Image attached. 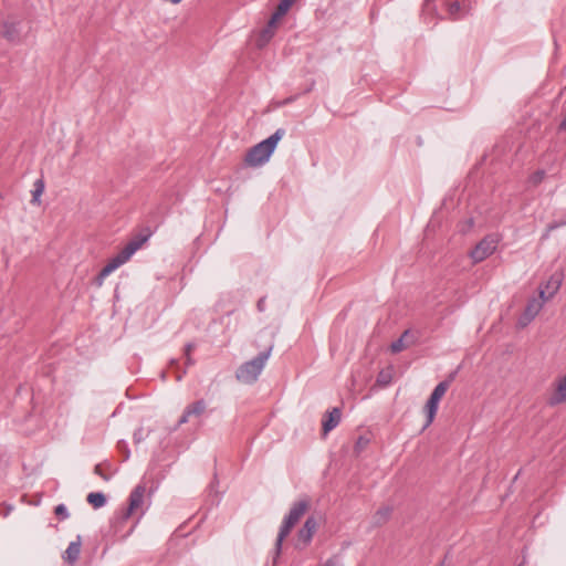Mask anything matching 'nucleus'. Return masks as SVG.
I'll list each match as a JSON object with an SVG mask.
<instances>
[{
  "label": "nucleus",
  "instance_id": "11",
  "mask_svg": "<svg viewBox=\"0 0 566 566\" xmlns=\"http://www.w3.org/2000/svg\"><path fill=\"white\" fill-rule=\"evenodd\" d=\"M207 410V402L205 399H199L192 403H189L182 416L180 417L178 424H184L189 421L190 418H200Z\"/></svg>",
  "mask_w": 566,
  "mask_h": 566
},
{
  "label": "nucleus",
  "instance_id": "17",
  "mask_svg": "<svg viewBox=\"0 0 566 566\" xmlns=\"http://www.w3.org/2000/svg\"><path fill=\"white\" fill-rule=\"evenodd\" d=\"M44 188H45V185H44L43 178H39L34 181L33 190H32V200H31L32 203H34V205L40 203V197L44 192Z\"/></svg>",
  "mask_w": 566,
  "mask_h": 566
},
{
  "label": "nucleus",
  "instance_id": "6",
  "mask_svg": "<svg viewBox=\"0 0 566 566\" xmlns=\"http://www.w3.org/2000/svg\"><path fill=\"white\" fill-rule=\"evenodd\" d=\"M452 379H453V375L450 376V380L439 382L436 386V388L433 389L430 398L428 399V401L426 403V412H427V418H428L426 426H429L433 421L434 416L438 410L439 402H440L441 398L444 396V394L447 392Z\"/></svg>",
  "mask_w": 566,
  "mask_h": 566
},
{
  "label": "nucleus",
  "instance_id": "9",
  "mask_svg": "<svg viewBox=\"0 0 566 566\" xmlns=\"http://www.w3.org/2000/svg\"><path fill=\"white\" fill-rule=\"evenodd\" d=\"M146 493V486L143 484H138L130 493L128 507L125 510L123 514V520H127L136 513L144 503V497Z\"/></svg>",
  "mask_w": 566,
  "mask_h": 566
},
{
  "label": "nucleus",
  "instance_id": "24",
  "mask_svg": "<svg viewBox=\"0 0 566 566\" xmlns=\"http://www.w3.org/2000/svg\"><path fill=\"white\" fill-rule=\"evenodd\" d=\"M94 473L97 474L98 476H101L103 480L105 481H108L109 480V475H107L104 471H103V468H102V464H96L95 468H94Z\"/></svg>",
  "mask_w": 566,
  "mask_h": 566
},
{
  "label": "nucleus",
  "instance_id": "23",
  "mask_svg": "<svg viewBox=\"0 0 566 566\" xmlns=\"http://www.w3.org/2000/svg\"><path fill=\"white\" fill-rule=\"evenodd\" d=\"M54 513L56 516H59L61 518H66L69 516L67 509L63 504H59L55 507Z\"/></svg>",
  "mask_w": 566,
  "mask_h": 566
},
{
  "label": "nucleus",
  "instance_id": "4",
  "mask_svg": "<svg viewBox=\"0 0 566 566\" xmlns=\"http://www.w3.org/2000/svg\"><path fill=\"white\" fill-rule=\"evenodd\" d=\"M310 509V500L302 499L295 502L286 517L284 518L275 543V553L276 556L281 554L283 541L290 535L292 528L300 522V520L304 516V514Z\"/></svg>",
  "mask_w": 566,
  "mask_h": 566
},
{
  "label": "nucleus",
  "instance_id": "31",
  "mask_svg": "<svg viewBox=\"0 0 566 566\" xmlns=\"http://www.w3.org/2000/svg\"><path fill=\"white\" fill-rule=\"evenodd\" d=\"M430 1H431V0H426V4H424V6H426V8H428V7H429Z\"/></svg>",
  "mask_w": 566,
  "mask_h": 566
},
{
  "label": "nucleus",
  "instance_id": "27",
  "mask_svg": "<svg viewBox=\"0 0 566 566\" xmlns=\"http://www.w3.org/2000/svg\"><path fill=\"white\" fill-rule=\"evenodd\" d=\"M193 347H195L193 344H191V343L187 344L185 346V355L186 356H189V355L191 356V352H192Z\"/></svg>",
  "mask_w": 566,
  "mask_h": 566
},
{
  "label": "nucleus",
  "instance_id": "18",
  "mask_svg": "<svg viewBox=\"0 0 566 566\" xmlns=\"http://www.w3.org/2000/svg\"><path fill=\"white\" fill-rule=\"evenodd\" d=\"M2 34L9 41H15L19 38V31L17 29V25L12 22H6L3 24Z\"/></svg>",
  "mask_w": 566,
  "mask_h": 566
},
{
  "label": "nucleus",
  "instance_id": "30",
  "mask_svg": "<svg viewBox=\"0 0 566 566\" xmlns=\"http://www.w3.org/2000/svg\"><path fill=\"white\" fill-rule=\"evenodd\" d=\"M556 228H557V224H549V226L547 227V230H548V231H552V230H554V229H556Z\"/></svg>",
  "mask_w": 566,
  "mask_h": 566
},
{
  "label": "nucleus",
  "instance_id": "22",
  "mask_svg": "<svg viewBox=\"0 0 566 566\" xmlns=\"http://www.w3.org/2000/svg\"><path fill=\"white\" fill-rule=\"evenodd\" d=\"M461 11V6L458 1L451 2L448 7V12L452 19H458Z\"/></svg>",
  "mask_w": 566,
  "mask_h": 566
},
{
  "label": "nucleus",
  "instance_id": "25",
  "mask_svg": "<svg viewBox=\"0 0 566 566\" xmlns=\"http://www.w3.org/2000/svg\"><path fill=\"white\" fill-rule=\"evenodd\" d=\"M368 442H369V440L367 438L359 437L357 442H356V448L358 450H361V449H364L368 444Z\"/></svg>",
  "mask_w": 566,
  "mask_h": 566
},
{
  "label": "nucleus",
  "instance_id": "1",
  "mask_svg": "<svg viewBox=\"0 0 566 566\" xmlns=\"http://www.w3.org/2000/svg\"><path fill=\"white\" fill-rule=\"evenodd\" d=\"M150 233L138 234L132 239L101 270L96 277V284L101 286L104 280L120 265L126 263L132 255L142 248V245L149 239Z\"/></svg>",
  "mask_w": 566,
  "mask_h": 566
},
{
  "label": "nucleus",
  "instance_id": "5",
  "mask_svg": "<svg viewBox=\"0 0 566 566\" xmlns=\"http://www.w3.org/2000/svg\"><path fill=\"white\" fill-rule=\"evenodd\" d=\"M500 240L496 233L485 235L470 252L473 263H480L490 256L496 250Z\"/></svg>",
  "mask_w": 566,
  "mask_h": 566
},
{
  "label": "nucleus",
  "instance_id": "3",
  "mask_svg": "<svg viewBox=\"0 0 566 566\" xmlns=\"http://www.w3.org/2000/svg\"><path fill=\"white\" fill-rule=\"evenodd\" d=\"M273 345L271 344L264 352L260 353L253 359L243 363L235 371V378L238 381L252 385L254 384L260 374L262 373L269 357L271 356Z\"/></svg>",
  "mask_w": 566,
  "mask_h": 566
},
{
  "label": "nucleus",
  "instance_id": "10",
  "mask_svg": "<svg viewBox=\"0 0 566 566\" xmlns=\"http://www.w3.org/2000/svg\"><path fill=\"white\" fill-rule=\"evenodd\" d=\"M548 300V297H545V291L544 290H541L539 291V298H532L531 301H528L526 307H525V311H524V314L521 318V324L522 325H527L532 319L535 318V316L539 313V311L542 310L544 303Z\"/></svg>",
  "mask_w": 566,
  "mask_h": 566
},
{
  "label": "nucleus",
  "instance_id": "7",
  "mask_svg": "<svg viewBox=\"0 0 566 566\" xmlns=\"http://www.w3.org/2000/svg\"><path fill=\"white\" fill-rule=\"evenodd\" d=\"M317 526H318V524H317V521L315 520V517L310 516L306 518L304 525L297 532V543H296L297 548L303 549L310 545L314 534L317 531Z\"/></svg>",
  "mask_w": 566,
  "mask_h": 566
},
{
  "label": "nucleus",
  "instance_id": "16",
  "mask_svg": "<svg viewBox=\"0 0 566 566\" xmlns=\"http://www.w3.org/2000/svg\"><path fill=\"white\" fill-rule=\"evenodd\" d=\"M391 515V507L389 506H382L379 510L376 511V513L373 516V523L375 526H380L385 524Z\"/></svg>",
  "mask_w": 566,
  "mask_h": 566
},
{
  "label": "nucleus",
  "instance_id": "15",
  "mask_svg": "<svg viewBox=\"0 0 566 566\" xmlns=\"http://www.w3.org/2000/svg\"><path fill=\"white\" fill-rule=\"evenodd\" d=\"M81 554V541L80 537L75 542H71L64 552L63 558L69 564L75 563Z\"/></svg>",
  "mask_w": 566,
  "mask_h": 566
},
{
  "label": "nucleus",
  "instance_id": "8",
  "mask_svg": "<svg viewBox=\"0 0 566 566\" xmlns=\"http://www.w3.org/2000/svg\"><path fill=\"white\" fill-rule=\"evenodd\" d=\"M296 2V0H281L271 15V19L268 23L266 29L264 30V35L269 38L273 34V29L276 28L279 21L289 12L291 7Z\"/></svg>",
  "mask_w": 566,
  "mask_h": 566
},
{
  "label": "nucleus",
  "instance_id": "21",
  "mask_svg": "<svg viewBox=\"0 0 566 566\" xmlns=\"http://www.w3.org/2000/svg\"><path fill=\"white\" fill-rule=\"evenodd\" d=\"M560 285L559 277H552L547 283V289H549V294L546 296L548 300L557 292Z\"/></svg>",
  "mask_w": 566,
  "mask_h": 566
},
{
  "label": "nucleus",
  "instance_id": "12",
  "mask_svg": "<svg viewBox=\"0 0 566 566\" xmlns=\"http://www.w3.org/2000/svg\"><path fill=\"white\" fill-rule=\"evenodd\" d=\"M566 401V375L556 381L554 392L548 398V403L555 406Z\"/></svg>",
  "mask_w": 566,
  "mask_h": 566
},
{
  "label": "nucleus",
  "instance_id": "28",
  "mask_svg": "<svg viewBox=\"0 0 566 566\" xmlns=\"http://www.w3.org/2000/svg\"><path fill=\"white\" fill-rule=\"evenodd\" d=\"M559 130H566V114L558 127Z\"/></svg>",
  "mask_w": 566,
  "mask_h": 566
},
{
  "label": "nucleus",
  "instance_id": "26",
  "mask_svg": "<svg viewBox=\"0 0 566 566\" xmlns=\"http://www.w3.org/2000/svg\"><path fill=\"white\" fill-rule=\"evenodd\" d=\"M256 307L260 312H263L265 308V298L262 297L258 301Z\"/></svg>",
  "mask_w": 566,
  "mask_h": 566
},
{
  "label": "nucleus",
  "instance_id": "29",
  "mask_svg": "<svg viewBox=\"0 0 566 566\" xmlns=\"http://www.w3.org/2000/svg\"><path fill=\"white\" fill-rule=\"evenodd\" d=\"M186 364H187L188 366H190V365H192V364H193V361H192V359H191V356H190V355H189V356H186Z\"/></svg>",
  "mask_w": 566,
  "mask_h": 566
},
{
  "label": "nucleus",
  "instance_id": "13",
  "mask_svg": "<svg viewBox=\"0 0 566 566\" xmlns=\"http://www.w3.org/2000/svg\"><path fill=\"white\" fill-rule=\"evenodd\" d=\"M342 412L339 408H333L329 412H327L326 418L323 421V432L327 434L334 428L338 426L340 422Z\"/></svg>",
  "mask_w": 566,
  "mask_h": 566
},
{
  "label": "nucleus",
  "instance_id": "14",
  "mask_svg": "<svg viewBox=\"0 0 566 566\" xmlns=\"http://www.w3.org/2000/svg\"><path fill=\"white\" fill-rule=\"evenodd\" d=\"M410 337H411L410 331H408V329L402 333V335L390 345V350L392 353L397 354V353H400L401 350L406 349L415 342L413 339H410Z\"/></svg>",
  "mask_w": 566,
  "mask_h": 566
},
{
  "label": "nucleus",
  "instance_id": "2",
  "mask_svg": "<svg viewBox=\"0 0 566 566\" xmlns=\"http://www.w3.org/2000/svg\"><path fill=\"white\" fill-rule=\"evenodd\" d=\"M283 136L284 129L279 128L270 137L251 147L244 156V164L249 167H260L268 163Z\"/></svg>",
  "mask_w": 566,
  "mask_h": 566
},
{
  "label": "nucleus",
  "instance_id": "19",
  "mask_svg": "<svg viewBox=\"0 0 566 566\" xmlns=\"http://www.w3.org/2000/svg\"><path fill=\"white\" fill-rule=\"evenodd\" d=\"M87 502L95 509L102 507L106 503V496L99 492H92L87 495Z\"/></svg>",
  "mask_w": 566,
  "mask_h": 566
},
{
  "label": "nucleus",
  "instance_id": "20",
  "mask_svg": "<svg viewBox=\"0 0 566 566\" xmlns=\"http://www.w3.org/2000/svg\"><path fill=\"white\" fill-rule=\"evenodd\" d=\"M546 177V172L543 169L536 170L528 177V184L533 187L538 186Z\"/></svg>",
  "mask_w": 566,
  "mask_h": 566
}]
</instances>
